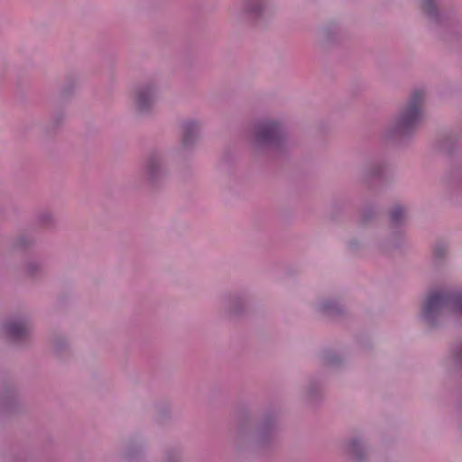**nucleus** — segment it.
I'll return each instance as SVG.
<instances>
[{
  "mask_svg": "<svg viewBox=\"0 0 462 462\" xmlns=\"http://www.w3.org/2000/svg\"><path fill=\"white\" fill-rule=\"evenodd\" d=\"M424 98L422 90L415 91L403 115V125L412 126L420 117L421 105Z\"/></svg>",
  "mask_w": 462,
  "mask_h": 462,
  "instance_id": "nucleus-2",
  "label": "nucleus"
},
{
  "mask_svg": "<svg viewBox=\"0 0 462 462\" xmlns=\"http://www.w3.org/2000/svg\"><path fill=\"white\" fill-rule=\"evenodd\" d=\"M445 307L462 314V295L430 291L423 307V315L430 318Z\"/></svg>",
  "mask_w": 462,
  "mask_h": 462,
  "instance_id": "nucleus-1",
  "label": "nucleus"
},
{
  "mask_svg": "<svg viewBox=\"0 0 462 462\" xmlns=\"http://www.w3.org/2000/svg\"><path fill=\"white\" fill-rule=\"evenodd\" d=\"M9 332L14 337H20L24 332V326L22 323H14L9 326Z\"/></svg>",
  "mask_w": 462,
  "mask_h": 462,
  "instance_id": "nucleus-6",
  "label": "nucleus"
},
{
  "mask_svg": "<svg viewBox=\"0 0 462 462\" xmlns=\"http://www.w3.org/2000/svg\"><path fill=\"white\" fill-rule=\"evenodd\" d=\"M280 134V126L276 123L268 122L262 124L257 132V139L260 141H273Z\"/></svg>",
  "mask_w": 462,
  "mask_h": 462,
  "instance_id": "nucleus-3",
  "label": "nucleus"
},
{
  "mask_svg": "<svg viewBox=\"0 0 462 462\" xmlns=\"http://www.w3.org/2000/svg\"><path fill=\"white\" fill-rule=\"evenodd\" d=\"M422 7L426 12L430 13L433 7V1L422 0Z\"/></svg>",
  "mask_w": 462,
  "mask_h": 462,
  "instance_id": "nucleus-8",
  "label": "nucleus"
},
{
  "mask_svg": "<svg viewBox=\"0 0 462 462\" xmlns=\"http://www.w3.org/2000/svg\"><path fill=\"white\" fill-rule=\"evenodd\" d=\"M153 99V92L152 89H144L140 91L136 96V105L140 109L146 108Z\"/></svg>",
  "mask_w": 462,
  "mask_h": 462,
  "instance_id": "nucleus-4",
  "label": "nucleus"
},
{
  "mask_svg": "<svg viewBox=\"0 0 462 462\" xmlns=\"http://www.w3.org/2000/svg\"><path fill=\"white\" fill-rule=\"evenodd\" d=\"M185 128V135H184V143L188 145L189 143V137L194 134L197 131V125L194 123H188L184 126Z\"/></svg>",
  "mask_w": 462,
  "mask_h": 462,
  "instance_id": "nucleus-5",
  "label": "nucleus"
},
{
  "mask_svg": "<svg viewBox=\"0 0 462 462\" xmlns=\"http://www.w3.org/2000/svg\"><path fill=\"white\" fill-rule=\"evenodd\" d=\"M402 214H403V208L401 207H396L393 209V211L391 213V218L393 222H397V221H399V219L401 218Z\"/></svg>",
  "mask_w": 462,
  "mask_h": 462,
  "instance_id": "nucleus-7",
  "label": "nucleus"
}]
</instances>
